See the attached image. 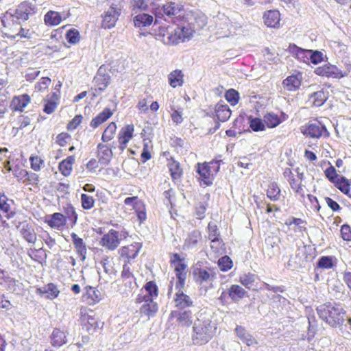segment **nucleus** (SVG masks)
<instances>
[{
	"instance_id": "obj_1",
	"label": "nucleus",
	"mask_w": 351,
	"mask_h": 351,
	"mask_svg": "<svg viewBox=\"0 0 351 351\" xmlns=\"http://www.w3.org/2000/svg\"><path fill=\"white\" fill-rule=\"evenodd\" d=\"M319 317L333 328L343 330L346 311L340 303L326 302L317 307Z\"/></svg>"
},
{
	"instance_id": "obj_2",
	"label": "nucleus",
	"mask_w": 351,
	"mask_h": 351,
	"mask_svg": "<svg viewBox=\"0 0 351 351\" xmlns=\"http://www.w3.org/2000/svg\"><path fill=\"white\" fill-rule=\"evenodd\" d=\"M36 7L32 3L24 1L21 2L14 10L5 12L1 17V22L4 27H11L14 24L19 25V20L27 21L29 16L34 14Z\"/></svg>"
},
{
	"instance_id": "obj_3",
	"label": "nucleus",
	"mask_w": 351,
	"mask_h": 351,
	"mask_svg": "<svg viewBox=\"0 0 351 351\" xmlns=\"http://www.w3.org/2000/svg\"><path fill=\"white\" fill-rule=\"evenodd\" d=\"M158 35L162 38L164 43L173 45L189 39L193 36V31L178 25H164L159 27Z\"/></svg>"
},
{
	"instance_id": "obj_4",
	"label": "nucleus",
	"mask_w": 351,
	"mask_h": 351,
	"mask_svg": "<svg viewBox=\"0 0 351 351\" xmlns=\"http://www.w3.org/2000/svg\"><path fill=\"white\" fill-rule=\"evenodd\" d=\"M221 160H213L210 162H198L196 171L199 175L200 186H208L213 184V180L220 169Z\"/></svg>"
},
{
	"instance_id": "obj_5",
	"label": "nucleus",
	"mask_w": 351,
	"mask_h": 351,
	"mask_svg": "<svg viewBox=\"0 0 351 351\" xmlns=\"http://www.w3.org/2000/svg\"><path fill=\"white\" fill-rule=\"evenodd\" d=\"M193 343L195 345H202L207 343L213 337L215 327L209 319H197L194 322Z\"/></svg>"
},
{
	"instance_id": "obj_6",
	"label": "nucleus",
	"mask_w": 351,
	"mask_h": 351,
	"mask_svg": "<svg viewBox=\"0 0 351 351\" xmlns=\"http://www.w3.org/2000/svg\"><path fill=\"white\" fill-rule=\"evenodd\" d=\"M191 275L193 281L199 285H210L216 279L217 269L212 267L203 265L202 262L198 261L191 267Z\"/></svg>"
},
{
	"instance_id": "obj_7",
	"label": "nucleus",
	"mask_w": 351,
	"mask_h": 351,
	"mask_svg": "<svg viewBox=\"0 0 351 351\" xmlns=\"http://www.w3.org/2000/svg\"><path fill=\"white\" fill-rule=\"evenodd\" d=\"M314 73L327 78L341 79L346 76V73L339 69L336 65L330 63L316 67Z\"/></svg>"
},
{
	"instance_id": "obj_8",
	"label": "nucleus",
	"mask_w": 351,
	"mask_h": 351,
	"mask_svg": "<svg viewBox=\"0 0 351 351\" xmlns=\"http://www.w3.org/2000/svg\"><path fill=\"white\" fill-rule=\"evenodd\" d=\"M302 132L305 136L313 138H319L322 136L328 138L329 136L327 129L319 122L306 124L302 129Z\"/></svg>"
},
{
	"instance_id": "obj_9",
	"label": "nucleus",
	"mask_w": 351,
	"mask_h": 351,
	"mask_svg": "<svg viewBox=\"0 0 351 351\" xmlns=\"http://www.w3.org/2000/svg\"><path fill=\"white\" fill-rule=\"evenodd\" d=\"M141 248V244L139 243L122 247L119 250L120 261L123 263L132 264V261L137 256Z\"/></svg>"
},
{
	"instance_id": "obj_10",
	"label": "nucleus",
	"mask_w": 351,
	"mask_h": 351,
	"mask_svg": "<svg viewBox=\"0 0 351 351\" xmlns=\"http://www.w3.org/2000/svg\"><path fill=\"white\" fill-rule=\"evenodd\" d=\"M296 245L295 258L297 260L295 263L302 267L308 261L309 258L312 257V254L315 249L310 245L304 244L302 241L297 242Z\"/></svg>"
},
{
	"instance_id": "obj_11",
	"label": "nucleus",
	"mask_w": 351,
	"mask_h": 351,
	"mask_svg": "<svg viewBox=\"0 0 351 351\" xmlns=\"http://www.w3.org/2000/svg\"><path fill=\"white\" fill-rule=\"evenodd\" d=\"M113 144L109 143H99L97 146L96 156L101 165H108L113 158Z\"/></svg>"
},
{
	"instance_id": "obj_12",
	"label": "nucleus",
	"mask_w": 351,
	"mask_h": 351,
	"mask_svg": "<svg viewBox=\"0 0 351 351\" xmlns=\"http://www.w3.org/2000/svg\"><path fill=\"white\" fill-rule=\"evenodd\" d=\"M69 329L65 326H61L53 328L49 336L50 343L55 348H60L67 343Z\"/></svg>"
},
{
	"instance_id": "obj_13",
	"label": "nucleus",
	"mask_w": 351,
	"mask_h": 351,
	"mask_svg": "<svg viewBox=\"0 0 351 351\" xmlns=\"http://www.w3.org/2000/svg\"><path fill=\"white\" fill-rule=\"evenodd\" d=\"M134 126L133 124H127L122 127L117 135L119 149L123 152L128 147V143L134 137Z\"/></svg>"
},
{
	"instance_id": "obj_14",
	"label": "nucleus",
	"mask_w": 351,
	"mask_h": 351,
	"mask_svg": "<svg viewBox=\"0 0 351 351\" xmlns=\"http://www.w3.org/2000/svg\"><path fill=\"white\" fill-rule=\"evenodd\" d=\"M125 205H132L135 211L138 219H146L147 212L144 202L140 199L137 196L129 197L124 199Z\"/></svg>"
},
{
	"instance_id": "obj_15",
	"label": "nucleus",
	"mask_w": 351,
	"mask_h": 351,
	"mask_svg": "<svg viewBox=\"0 0 351 351\" xmlns=\"http://www.w3.org/2000/svg\"><path fill=\"white\" fill-rule=\"evenodd\" d=\"M288 119V115L284 112H280L278 115L274 112H267L263 115V121L266 128H275L278 127L282 122L285 121Z\"/></svg>"
},
{
	"instance_id": "obj_16",
	"label": "nucleus",
	"mask_w": 351,
	"mask_h": 351,
	"mask_svg": "<svg viewBox=\"0 0 351 351\" xmlns=\"http://www.w3.org/2000/svg\"><path fill=\"white\" fill-rule=\"evenodd\" d=\"M60 99L59 93L53 92L48 94L43 99V112L47 114L53 113L58 107Z\"/></svg>"
},
{
	"instance_id": "obj_17",
	"label": "nucleus",
	"mask_w": 351,
	"mask_h": 351,
	"mask_svg": "<svg viewBox=\"0 0 351 351\" xmlns=\"http://www.w3.org/2000/svg\"><path fill=\"white\" fill-rule=\"evenodd\" d=\"M283 176L287 179L291 187L298 193H302V175H294L290 168H286L283 171Z\"/></svg>"
},
{
	"instance_id": "obj_18",
	"label": "nucleus",
	"mask_w": 351,
	"mask_h": 351,
	"mask_svg": "<svg viewBox=\"0 0 351 351\" xmlns=\"http://www.w3.org/2000/svg\"><path fill=\"white\" fill-rule=\"evenodd\" d=\"M171 315L182 326H189L193 322V314L189 309L173 311Z\"/></svg>"
},
{
	"instance_id": "obj_19",
	"label": "nucleus",
	"mask_w": 351,
	"mask_h": 351,
	"mask_svg": "<svg viewBox=\"0 0 351 351\" xmlns=\"http://www.w3.org/2000/svg\"><path fill=\"white\" fill-rule=\"evenodd\" d=\"M119 234L117 231L111 230L106 234H104L100 241L102 246L108 250H113L119 245Z\"/></svg>"
},
{
	"instance_id": "obj_20",
	"label": "nucleus",
	"mask_w": 351,
	"mask_h": 351,
	"mask_svg": "<svg viewBox=\"0 0 351 351\" xmlns=\"http://www.w3.org/2000/svg\"><path fill=\"white\" fill-rule=\"evenodd\" d=\"M287 51L290 54L292 55V56H293L300 62H303L304 63L309 62L311 49H304L299 47L294 43H290Z\"/></svg>"
},
{
	"instance_id": "obj_21",
	"label": "nucleus",
	"mask_w": 351,
	"mask_h": 351,
	"mask_svg": "<svg viewBox=\"0 0 351 351\" xmlns=\"http://www.w3.org/2000/svg\"><path fill=\"white\" fill-rule=\"evenodd\" d=\"M26 221L19 223L18 228L21 227L20 232L23 238L29 243H34L36 241V234L32 223H27Z\"/></svg>"
},
{
	"instance_id": "obj_22",
	"label": "nucleus",
	"mask_w": 351,
	"mask_h": 351,
	"mask_svg": "<svg viewBox=\"0 0 351 351\" xmlns=\"http://www.w3.org/2000/svg\"><path fill=\"white\" fill-rule=\"evenodd\" d=\"M280 20V13L276 10H267L263 14L264 23L269 27L279 28Z\"/></svg>"
},
{
	"instance_id": "obj_23",
	"label": "nucleus",
	"mask_w": 351,
	"mask_h": 351,
	"mask_svg": "<svg viewBox=\"0 0 351 351\" xmlns=\"http://www.w3.org/2000/svg\"><path fill=\"white\" fill-rule=\"evenodd\" d=\"M31 102V97L27 94L14 96L10 103V109L12 111L23 112L24 108Z\"/></svg>"
},
{
	"instance_id": "obj_24",
	"label": "nucleus",
	"mask_w": 351,
	"mask_h": 351,
	"mask_svg": "<svg viewBox=\"0 0 351 351\" xmlns=\"http://www.w3.org/2000/svg\"><path fill=\"white\" fill-rule=\"evenodd\" d=\"M176 306L179 310H186V308L193 307V301L191 297L185 294L182 291L176 292L174 298Z\"/></svg>"
},
{
	"instance_id": "obj_25",
	"label": "nucleus",
	"mask_w": 351,
	"mask_h": 351,
	"mask_svg": "<svg viewBox=\"0 0 351 351\" xmlns=\"http://www.w3.org/2000/svg\"><path fill=\"white\" fill-rule=\"evenodd\" d=\"M236 336L247 346L256 345V339L242 326L237 325L234 329Z\"/></svg>"
},
{
	"instance_id": "obj_26",
	"label": "nucleus",
	"mask_w": 351,
	"mask_h": 351,
	"mask_svg": "<svg viewBox=\"0 0 351 351\" xmlns=\"http://www.w3.org/2000/svg\"><path fill=\"white\" fill-rule=\"evenodd\" d=\"M0 210L6 218L13 217L16 213L14 202L5 195H0Z\"/></svg>"
},
{
	"instance_id": "obj_27",
	"label": "nucleus",
	"mask_w": 351,
	"mask_h": 351,
	"mask_svg": "<svg viewBox=\"0 0 351 351\" xmlns=\"http://www.w3.org/2000/svg\"><path fill=\"white\" fill-rule=\"evenodd\" d=\"M302 80V77L300 73L296 75H291L282 81V86L288 91H295L300 88Z\"/></svg>"
},
{
	"instance_id": "obj_28",
	"label": "nucleus",
	"mask_w": 351,
	"mask_h": 351,
	"mask_svg": "<svg viewBox=\"0 0 351 351\" xmlns=\"http://www.w3.org/2000/svg\"><path fill=\"white\" fill-rule=\"evenodd\" d=\"M36 293L47 299L53 300L58 296L60 291L56 285L49 283L43 287L37 288Z\"/></svg>"
},
{
	"instance_id": "obj_29",
	"label": "nucleus",
	"mask_w": 351,
	"mask_h": 351,
	"mask_svg": "<svg viewBox=\"0 0 351 351\" xmlns=\"http://www.w3.org/2000/svg\"><path fill=\"white\" fill-rule=\"evenodd\" d=\"M167 167L173 181L180 180L183 175V169L181 167L180 162L176 160L173 157L167 159Z\"/></svg>"
},
{
	"instance_id": "obj_30",
	"label": "nucleus",
	"mask_w": 351,
	"mask_h": 351,
	"mask_svg": "<svg viewBox=\"0 0 351 351\" xmlns=\"http://www.w3.org/2000/svg\"><path fill=\"white\" fill-rule=\"evenodd\" d=\"M168 82L171 87H181L184 83V75L182 70L175 69L168 75Z\"/></svg>"
},
{
	"instance_id": "obj_31",
	"label": "nucleus",
	"mask_w": 351,
	"mask_h": 351,
	"mask_svg": "<svg viewBox=\"0 0 351 351\" xmlns=\"http://www.w3.org/2000/svg\"><path fill=\"white\" fill-rule=\"evenodd\" d=\"M231 110L227 104L217 103L215 106V117L217 120L225 122L230 117Z\"/></svg>"
},
{
	"instance_id": "obj_32",
	"label": "nucleus",
	"mask_w": 351,
	"mask_h": 351,
	"mask_svg": "<svg viewBox=\"0 0 351 351\" xmlns=\"http://www.w3.org/2000/svg\"><path fill=\"white\" fill-rule=\"evenodd\" d=\"M75 162L74 156H69L58 164V170L64 177L69 176L73 171V166Z\"/></svg>"
},
{
	"instance_id": "obj_33",
	"label": "nucleus",
	"mask_w": 351,
	"mask_h": 351,
	"mask_svg": "<svg viewBox=\"0 0 351 351\" xmlns=\"http://www.w3.org/2000/svg\"><path fill=\"white\" fill-rule=\"evenodd\" d=\"M9 29V32L5 33L8 34V36L12 38H29L31 36V34L29 32V29L23 28L16 24H14L11 27H8Z\"/></svg>"
},
{
	"instance_id": "obj_34",
	"label": "nucleus",
	"mask_w": 351,
	"mask_h": 351,
	"mask_svg": "<svg viewBox=\"0 0 351 351\" xmlns=\"http://www.w3.org/2000/svg\"><path fill=\"white\" fill-rule=\"evenodd\" d=\"M153 21V16L145 12L136 14L133 19L134 26L139 28L150 26Z\"/></svg>"
},
{
	"instance_id": "obj_35",
	"label": "nucleus",
	"mask_w": 351,
	"mask_h": 351,
	"mask_svg": "<svg viewBox=\"0 0 351 351\" xmlns=\"http://www.w3.org/2000/svg\"><path fill=\"white\" fill-rule=\"evenodd\" d=\"M113 114V112L110 108H105L102 112L99 113L95 117H94L90 123V125L91 128L95 129L100 125L106 122L109 118Z\"/></svg>"
},
{
	"instance_id": "obj_36",
	"label": "nucleus",
	"mask_w": 351,
	"mask_h": 351,
	"mask_svg": "<svg viewBox=\"0 0 351 351\" xmlns=\"http://www.w3.org/2000/svg\"><path fill=\"white\" fill-rule=\"evenodd\" d=\"M117 19L118 12L114 8H111L105 12L101 25L105 29H110L115 25Z\"/></svg>"
},
{
	"instance_id": "obj_37",
	"label": "nucleus",
	"mask_w": 351,
	"mask_h": 351,
	"mask_svg": "<svg viewBox=\"0 0 351 351\" xmlns=\"http://www.w3.org/2000/svg\"><path fill=\"white\" fill-rule=\"evenodd\" d=\"M85 292L83 293V300L88 304H91L100 300V292L94 287L86 286L84 288Z\"/></svg>"
},
{
	"instance_id": "obj_38",
	"label": "nucleus",
	"mask_w": 351,
	"mask_h": 351,
	"mask_svg": "<svg viewBox=\"0 0 351 351\" xmlns=\"http://www.w3.org/2000/svg\"><path fill=\"white\" fill-rule=\"evenodd\" d=\"M158 304L153 300H149L147 302L144 303L139 309L140 314L143 316L148 317H154L158 311Z\"/></svg>"
},
{
	"instance_id": "obj_39",
	"label": "nucleus",
	"mask_w": 351,
	"mask_h": 351,
	"mask_svg": "<svg viewBox=\"0 0 351 351\" xmlns=\"http://www.w3.org/2000/svg\"><path fill=\"white\" fill-rule=\"evenodd\" d=\"M333 184L341 193L351 198V179H348L341 176Z\"/></svg>"
},
{
	"instance_id": "obj_40",
	"label": "nucleus",
	"mask_w": 351,
	"mask_h": 351,
	"mask_svg": "<svg viewBox=\"0 0 351 351\" xmlns=\"http://www.w3.org/2000/svg\"><path fill=\"white\" fill-rule=\"evenodd\" d=\"M62 21L60 12L53 10L48 11L44 16L45 23L48 26H56Z\"/></svg>"
},
{
	"instance_id": "obj_41",
	"label": "nucleus",
	"mask_w": 351,
	"mask_h": 351,
	"mask_svg": "<svg viewBox=\"0 0 351 351\" xmlns=\"http://www.w3.org/2000/svg\"><path fill=\"white\" fill-rule=\"evenodd\" d=\"M117 130V123L114 121L110 122L104 129L101 135V141L103 143H109L113 140L116 136Z\"/></svg>"
},
{
	"instance_id": "obj_42",
	"label": "nucleus",
	"mask_w": 351,
	"mask_h": 351,
	"mask_svg": "<svg viewBox=\"0 0 351 351\" xmlns=\"http://www.w3.org/2000/svg\"><path fill=\"white\" fill-rule=\"evenodd\" d=\"M337 258L332 256H322L319 258L316 267L317 269H329L335 266Z\"/></svg>"
},
{
	"instance_id": "obj_43",
	"label": "nucleus",
	"mask_w": 351,
	"mask_h": 351,
	"mask_svg": "<svg viewBox=\"0 0 351 351\" xmlns=\"http://www.w3.org/2000/svg\"><path fill=\"white\" fill-rule=\"evenodd\" d=\"M71 236L77 253L82 258V260L84 261L86 258V247L83 239L78 237L75 233H72Z\"/></svg>"
},
{
	"instance_id": "obj_44",
	"label": "nucleus",
	"mask_w": 351,
	"mask_h": 351,
	"mask_svg": "<svg viewBox=\"0 0 351 351\" xmlns=\"http://www.w3.org/2000/svg\"><path fill=\"white\" fill-rule=\"evenodd\" d=\"M246 291L238 285H232L228 291V295L234 302H238L243 298Z\"/></svg>"
},
{
	"instance_id": "obj_45",
	"label": "nucleus",
	"mask_w": 351,
	"mask_h": 351,
	"mask_svg": "<svg viewBox=\"0 0 351 351\" xmlns=\"http://www.w3.org/2000/svg\"><path fill=\"white\" fill-rule=\"evenodd\" d=\"M328 99V94L324 90L314 92L310 97L313 106H322Z\"/></svg>"
},
{
	"instance_id": "obj_46",
	"label": "nucleus",
	"mask_w": 351,
	"mask_h": 351,
	"mask_svg": "<svg viewBox=\"0 0 351 351\" xmlns=\"http://www.w3.org/2000/svg\"><path fill=\"white\" fill-rule=\"evenodd\" d=\"M182 10H183V7L175 2H168L162 7L164 14L170 17L176 16Z\"/></svg>"
},
{
	"instance_id": "obj_47",
	"label": "nucleus",
	"mask_w": 351,
	"mask_h": 351,
	"mask_svg": "<svg viewBox=\"0 0 351 351\" xmlns=\"http://www.w3.org/2000/svg\"><path fill=\"white\" fill-rule=\"evenodd\" d=\"M247 119L250 128L252 131L263 132L266 130V126L263 119L258 117H253L252 116H249Z\"/></svg>"
},
{
	"instance_id": "obj_48",
	"label": "nucleus",
	"mask_w": 351,
	"mask_h": 351,
	"mask_svg": "<svg viewBox=\"0 0 351 351\" xmlns=\"http://www.w3.org/2000/svg\"><path fill=\"white\" fill-rule=\"evenodd\" d=\"M266 192L267 197L272 201H277L280 197V189L276 182L269 184Z\"/></svg>"
},
{
	"instance_id": "obj_49",
	"label": "nucleus",
	"mask_w": 351,
	"mask_h": 351,
	"mask_svg": "<svg viewBox=\"0 0 351 351\" xmlns=\"http://www.w3.org/2000/svg\"><path fill=\"white\" fill-rule=\"evenodd\" d=\"M148 8L147 0H133L132 2V11L133 14L147 11Z\"/></svg>"
},
{
	"instance_id": "obj_50",
	"label": "nucleus",
	"mask_w": 351,
	"mask_h": 351,
	"mask_svg": "<svg viewBox=\"0 0 351 351\" xmlns=\"http://www.w3.org/2000/svg\"><path fill=\"white\" fill-rule=\"evenodd\" d=\"M202 235L199 231L194 230L191 232L186 240L185 246L189 248H193L196 247L198 241L201 239Z\"/></svg>"
},
{
	"instance_id": "obj_51",
	"label": "nucleus",
	"mask_w": 351,
	"mask_h": 351,
	"mask_svg": "<svg viewBox=\"0 0 351 351\" xmlns=\"http://www.w3.org/2000/svg\"><path fill=\"white\" fill-rule=\"evenodd\" d=\"M146 295L149 300H153L158 295V289L154 281H149L144 285Z\"/></svg>"
},
{
	"instance_id": "obj_52",
	"label": "nucleus",
	"mask_w": 351,
	"mask_h": 351,
	"mask_svg": "<svg viewBox=\"0 0 351 351\" xmlns=\"http://www.w3.org/2000/svg\"><path fill=\"white\" fill-rule=\"evenodd\" d=\"M30 167L34 171H39L45 166V161L37 155H31L29 158Z\"/></svg>"
},
{
	"instance_id": "obj_53",
	"label": "nucleus",
	"mask_w": 351,
	"mask_h": 351,
	"mask_svg": "<svg viewBox=\"0 0 351 351\" xmlns=\"http://www.w3.org/2000/svg\"><path fill=\"white\" fill-rule=\"evenodd\" d=\"M225 98L231 106H234L239 101V93L235 89L230 88L226 92Z\"/></svg>"
},
{
	"instance_id": "obj_54",
	"label": "nucleus",
	"mask_w": 351,
	"mask_h": 351,
	"mask_svg": "<svg viewBox=\"0 0 351 351\" xmlns=\"http://www.w3.org/2000/svg\"><path fill=\"white\" fill-rule=\"evenodd\" d=\"M67 42L71 45H76L80 40V32L77 29H69L65 35Z\"/></svg>"
},
{
	"instance_id": "obj_55",
	"label": "nucleus",
	"mask_w": 351,
	"mask_h": 351,
	"mask_svg": "<svg viewBox=\"0 0 351 351\" xmlns=\"http://www.w3.org/2000/svg\"><path fill=\"white\" fill-rule=\"evenodd\" d=\"M40 183V176L34 172L27 171V175L24 181V184L38 186Z\"/></svg>"
},
{
	"instance_id": "obj_56",
	"label": "nucleus",
	"mask_w": 351,
	"mask_h": 351,
	"mask_svg": "<svg viewBox=\"0 0 351 351\" xmlns=\"http://www.w3.org/2000/svg\"><path fill=\"white\" fill-rule=\"evenodd\" d=\"M209 232L208 238L211 242H217L219 240L220 233L217 228V226L213 221H210L208 225Z\"/></svg>"
},
{
	"instance_id": "obj_57",
	"label": "nucleus",
	"mask_w": 351,
	"mask_h": 351,
	"mask_svg": "<svg viewBox=\"0 0 351 351\" xmlns=\"http://www.w3.org/2000/svg\"><path fill=\"white\" fill-rule=\"evenodd\" d=\"M121 280L125 287L123 293L128 295L130 293L132 292L133 290L136 289L138 285L136 282V278H123Z\"/></svg>"
},
{
	"instance_id": "obj_58",
	"label": "nucleus",
	"mask_w": 351,
	"mask_h": 351,
	"mask_svg": "<svg viewBox=\"0 0 351 351\" xmlns=\"http://www.w3.org/2000/svg\"><path fill=\"white\" fill-rule=\"evenodd\" d=\"M233 263L228 256H223L218 260V266L222 271H227L232 267Z\"/></svg>"
},
{
	"instance_id": "obj_59",
	"label": "nucleus",
	"mask_w": 351,
	"mask_h": 351,
	"mask_svg": "<svg viewBox=\"0 0 351 351\" xmlns=\"http://www.w3.org/2000/svg\"><path fill=\"white\" fill-rule=\"evenodd\" d=\"M324 175L332 184L341 176L337 173L335 168L332 165L324 170Z\"/></svg>"
},
{
	"instance_id": "obj_60",
	"label": "nucleus",
	"mask_w": 351,
	"mask_h": 351,
	"mask_svg": "<svg viewBox=\"0 0 351 351\" xmlns=\"http://www.w3.org/2000/svg\"><path fill=\"white\" fill-rule=\"evenodd\" d=\"M71 140V135L66 132H62L56 136V143L60 147H64L66 145L67 143Z\"/></svg>"
},
{
	"instance_id": "obj_61",
	"label": "nucleus",
	"mask_w": 351,
	"mask_h": 351,
	"mask_svg": "<svg viewBox=\"0 0 351 351\" xmlns=\"http://www.w3.org/2000/svg\"><path fill=\"white\" fill-rule=\"evenodd\" d=\"M255 278L254 275L250 273L240 276L239 282L246 288L250 289L253 285Z\"/></svg>"
},
{
	"instance_id": "obj_62",
	"label": "nucleus",
	"mask_w": 351,
	"mask_h": 351,
	"mask_svg": "<svg viewBox=\"0 0 351 351\" xmlns=\"http://www.w3.org/2000/svg\"><path fill=\"white\" fill-rule=\"evenodd\" d=\"M51 80L48 77H43L35 85V90L38 92H43L47 89Z\"/></svg>"
},
{
	"instance_id": "obj_63",
	"label": "nucleus",
	"mask_w": 351,
	"mask_h": 351,
	"mask_svg": "<svg viewBox=\"0 0 351 351\" xmlns=\"http://www.w3.org/2000/svg\"><path fill=\"white\" fill-rule=\"evenodd\" d=\"M83 117L81 114L75 115L67 124L66 129L69 131L75 130L82 122Z\"/></svg>"
},
{
	"instance_id": "obj_64",
	"label": "nucleus",
	"mask_w": 351,
	"mask_h": 351,
	"mask_svg": "<svg viewBox=\"0 0 351 351\" xmlns=\"http://www.w3.org/2000/svg\"><path fill=\"white\" fill-rule=\"evenodd\" d=\"M82 206L84 209H90L93 207L95 200L92 196L86 194L81 195Z\"/></svg>"
}]
</instances>
